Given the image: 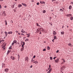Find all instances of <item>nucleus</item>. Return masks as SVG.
<instances>
[{
    "instance_id": "37",
    "label": "nucleus",
    "mask_w": 73,
    "mask_h": 73,
    "mask_svg": "<svg viewBox=\"0 0 73 73\" xmlns=\"http://www.w3.org/2000/svg\"><path fill=\"white\" fill-rule=\"evenodd\" d=\"M37 5H39L40 4V3L38 2L36 3Z\"/></svg>"
},
{
    "instance_id": "39",
    "label": "nucleus",
    "mask_w": 73,
    "mask_h": 73,
    "mask_svg": "<svg viewBox=\"0 0 73 73\" xmlns=\"http://www.w3.org/2000/svg\"><path fill=\"white\" fill-rule=\"evenodd\" d=\"M60 11H62V12H63V10H62V9H60Z\"/></svg>"
},
{
    "instance_id": "41",
    "label": "nucleus",
    "mask_w": 73,
    "mask_h": 73,
    "mask_svg": "<svg viewBox=\"0 0 73 73\" xmlns=\"http://www.w3.org/2000/svg\"><path fill=\"white\" fill-rule=\"evenodd\" d=\"M54 39L52 40V42H54Z\"/></svg>"
},
{
    "instance_id": "57",
    "label": "nucleus",
    "mask_w": 73,
    "mask_h": 73,
    "mask_svg": "<svg viewBox=\"0 0 73 73\" xmlns=\"http://www.w3.org/2000/svg\"><path fill=\"white\" fill-rule=\"evenodd\" d=\"M33 63H35V61L33 62Z\"/></svg>"
},
{
    "instance_id": "38",
    "label": "nucleus",
    "mask_w": 73,
    "mask_h": 73,
    "mask_svg": "<svg viewBox=\"0 0 73 73\" xmlns=\"http://www.w3.org/2000/svg\"><path fill=\"white\" fill-rule=\"evenodd\" d=\"M43 51H45L46 50V49L44 48L43 49Z\"/></svg>"
},
{
    "instance_id": "47",
    "label": "nucleus",
    "mask_w": 73,
    "mask_h": 73,
    "mask_svg": "<svg viewBox=\"0 0 73 73\" xmlns=\"http://www.w3.org/2000/svg\"><path fill=\"white\" fill-rule=\"evenodd\" d=\"M58 52H59V50H57L56 51V53H58Z\"/></svg>"
},
{
    "instance_id": "52",
    "label": "nucleus",
    "mask_w": 73,
    "mask_h": 73,
    "mask_svg": "<svg viewBox=\"0 0 73 73\" xmlns=\"http://www.w3.org/2000/svg\"><path fill=\"white\" fill-rule=\"evenodd\" d=\"M4 1V0H0V1Z\"/></svg>"
},
{
    "instance_id": "32",
    "label": "nucleus",
    "mask_w": 73,
    "mask_h": 73,
    "mask_svg": "<svg viewBox=\"0 0 73 73\" xmlns=\"http://www.w3.org/2000/svg\"><path fill=\"white\" fill-rule=\"evenodd\" d=\"M12 46H11L9 48V49L11 50L12 49Z\"/></svg>"
},
{
    "instance_id": "48",
    "label": "nucleus",
    "mask_w": 73,
    "mask_h": 73,
    "mask_svg": "<svg viewBox=\"0 0 73 73\" xmlns=\"http://www.w3.org/2000/svg\"><path fill=\"white\" fill-rule=\"evenodd\" d=\"M21 35H24V34H23V33H22Z\"/></svg>"
},
{
    "instance_id": "10",
    "label": "nucleus",
    "mask_w": 73,
    "mask_h": 73,
    "mask_svg": "<svg viewBox=\"0 0 73 73\" xmlns=\"http://www.w3.org/2000/svg\"><path fill=\"white\" fill-rule=\"evenodd\" d=\"M70 20H73V17L71 16L70 17Z\"/></svg>"
},
{
    "instance_id": "59",
    "label": "nucleus",
    "mask_w": 73,
    "mask_h": 73,
    "mask_svg": "<svg viewBox=\"0 0 73 73\" xmlns=\"http://www.w3.org/2000/svg\"><path fill=\"white\" fill-rule=\"evenodd\" d=\"M5 8H7V6H5Z\"/></svg>"
},
{
    "instance_id": "24",
    "label": "nucleus",
    "mask_w": 73,
    "mask_h": 73,
    "mask_svg": "<svg viewBox=\"0 0 73 73\" xmlns=\"http://www.w3.org/2000/svg\"><path fill=\"white\" fill-rule=\"evenodd\" d=\"M36 26L37 27H40V26L38 24V23H36Z\"/></svg>"
},
{
    "instance_id": "27",
    "label": "nucleus",
    "mask_w": 73,
    "mask_h": 73,
    "mask_svg": "<svg viewBox=\"0 0 73 73\" xmlns=\"http://www.w3.org/2000/svg\"><path fill=\"white\" fill-rule=\"evenodd\" d=\"M18 60H19V58H20V55H19V54H18Z\"/></svg>"
},
{
    "instance_id": "42",
    "label": "nucleus",
    "mask_w": 73,
    "mask_h": 73,
    "mask_svg": "<svg viewBox=\"0 0 73 73\" xmlns=\"http://www.w3.org/2000/svg\"><path fill=\"white\" fill-rule=\"evenodd\" d=\"M13 58V56H11V59H12Z\"/></svg>"
},
{
    "instance_id": "15",
    "label": "nucleus",
    "mask_w": 73,
    "mask_h": 73,
    "mask_svg": "<svg viewBox=\"0 0 73 73\" xmlns=\"http://www.w3.org/2000/svg\"><path fill=\"white\" fill-rule=\"evenodd\" d=\"M21 7H22V5L20 4L18 6V8H20Z\"/></svg>"
},
{
    "instance_id": "40",
    "label": "nucleus",
    "mask_w": 73,
    "mask_h": 73,
    "mask_svg": "<svg viewBox=\"0 0 73 73\" xmlns=\"http://www.w3.org/2000/svg\"><path fill=\"white\" fill-rule=\"evenodd\" d=\"M57 58L56 57H55L53 58V59L54 60V59H55V58Z\"/></svg>"
},
{
    "instance_id": "28",
    "label": "nucleus",
    "mask_w": 73,
    "mask_h": 73,
    "mask_svg": "<svg viewBox=\"0 0 73 73\" xmlns=\"http://www.w3.org/2000/svg\"><path fill=\"white\" fill-rule=\"evenodd\" d=\"M50 65H49V67L48 68V70H50Z\"/></svg>"
},
{
    "instance_id": "33",
    "label": "nucleus",
    "mask_w": 73,
    "mask_h": 73,
    "mask_svg": "<svg viewBox=\"0 0 73 73\" xmlns=\"http://www.w3.org/2000/svg\"><path fill=\"white\" fill-rule=\"evenodd\" d=\"M12 60H15V57H13Z\"/></svg>"
},
{
    "instance_id": "18",
    "label": "nucleus",
    "mask_w": 73,
    "mask_h": 73,
    "mask_svg": "<svg viewBox=\"0 0 73 73\" xmlns=\"http://www.w3.org/2000/svg\"><path fill=\"white\" fill-rule=\"evenodd\" d=\"M61 35H64V32L62 31L61 32Z\"/></svg>"
},
{
    "instance_id": "1",
    "label": "nucleus",
    "mask_w": 73,
    "mask_h": 73,
    "mask_svg": "<svg viewBox=\"0 0 73 73\" xmlns=\"http://www.w3.org/2000/svg\"><path fill=\"white\" fill-rule=\"evenodd\" d=\"M16 43H17V41H16V40H14L12 44V46H13L14 44H16Z\"/></svg>"
},
{
    "instance_id": "43",
    "label": "nucleus",
    "mask_w": 73,
    "mask_h": 73,
    "mask_svg": "<svg viewBox=\"0 0 73 73\" xmlns=\"http://www.w3.org/2000/svg\"><path fill=\"white\" fill-rule=\"evenodd\" d=\"M18 35H21V33H18Z\"/></svg>"
},
{
    "instance_id": "56",
    "label": "nucleus",
    "mask_w": 73,
    "mask_h": 73,
    "mask_svg": "<svg viewBox=\"0 0 73 73\" xmlns=\"http://www.w3.org/2000/svg\"><path fill=\"white\" fill-rule=\"evenodd\" d=\"M25 43V42H23V45H24L25 44V43Z\"/></svg>"
},
{
    "instance_id": "9",
    "label": "nucleus",
    "mask_w": 73,
    "mask_h": 73,
    "mask_svg": "<svg viewBox=\"0 0 73 73\" xmlns=\"http://www.w3.org/2000/svg\"><path fill=\"white\" fill-rule=\"evenodd\" d=\"M21 32H22V33H25V31H24V30H23V29H22L21 31Z\"/></svg>"
},
{
    "instance_id": "14",
    "label": "nucleus",
    "mask_w": 73,
    "mask_h": 73,
    "mask_svg": "<svg viewBox=\"0 0 73 73\" xmlns=\"http://www.w3.org/2000/svg\"><path fill=\"white\" fill-rule=\"evenodd\" d=\"M52 69H50L49 70V71H48L47 72V73H50L51 71H52Z\"/></svg>"
},
{
    "instance_id": "53",
    "label": "nucleus",
    "mask_w": 73,
    "mask_h": 73,
    "mask_svg": "<svg viewBox=\"0 0 73 73\" xmlns=\"http://www.w3.org/2000/svg\"><path fill=\"white\" fill-rule=\"evenodd\" d=\"M15 32H16L17 33H18V32H19V31H16Z\"/></svg>"
},
{
    "instance_id": "3",
    "label": "nucleus",
    "mask_w": 73,
    "mask_h": 73,
    "mask_svg": "<svg viewBox=\"0 0 73 73\" xmlns=\"http://www.w3.org/2000/svg\"><path fill=\"white\" fill-rule=\"evenodd\" d=\"M6 45H7V44H6V43H5V45L3 46L2 48L3 49V50H5V46Z\"/></svg>"
},
{
    "instance_id": "60",
    "label": "nucleus",
    "mask_w": 73,
    "mask_h": 73,
    "mask_svg": "<svg viewBox=\"0 0 73 73\" xmlns=\"http://www.w3.org/2000/svg\"><path fill=\"white\" fill-rule=\"evenodd\" d=\"M62 28H64V26H62Z\"/></svg>"
},
{
    "instance_id": "61",
    "label": "nucleus",
    "mask_w": 73,
    "mask_h": 73,
    "mask_svg": "<svg viewBox=\"0 0 73 73\" xmlns=\"http://www.w3.org/2000/svg\"><path fill=\"white\" fill-rule=\"evenodd\" d=\"M29 34H26V35H28Z\"/></svg>"
},
{
    "instance_id": "13",
    "label": "nucleus",
    "mask_w": 73,
    "mask_h": 73,
    "mask_svg": "<svg viewBox=\"0 0 73 73\" xmlns=\"http://www.w3.org/2000/svg\"><path fill=\"white\" fill-rule=\"evenodd\" d=\"M40 4H45V3L44 1H40Z\"/></svg>"
},
{
    "instance_id": "26",
    "label": "nucleus",
    "mask_w": 73,
    "mask_h": 73,
    "mask_svg": "<svg viewBox=\"0 0 73 73\" xmlns=\"http://www.w3.org/2000/svg\"><path fill=\"white\" fill-rule=\"evenodd\" d=\"M35 61V60H33V58H32V60H31V62H34Z\"/></svg>"
},
{
    "instance_id": "54",
    "label": "nucleus",
    "mask_w": 73,
    "mask_h": 73,
    "mask_svg": "<svg viewBox=\"0 0 73 73\" xmlns=\"http://www.w3.org/2000/svg\"><path fill=\"white\" fill-rule=\"evenodd\" d=\"M22 46L23 47H24V45H23V44H22Z\"/></svg>"
},
{
    "instance_id": "44",
    "label": "nucleus",
    "mask_w": 73,
    "mask_h": 73,
    "mask_svg": "<svg viewBox=\"0 0 73 73\" xmlns=\"http://www.w3.org/2000/svg\"><path fill=\"white\" fill-rule=\"evenodd\" d=\"M35 57H36V56H33V58H35Z\"/></svg>"
},
{
    "instance_id": "63",
    "label": "nucleus",
    "mask_w": 73,
    "mask_h": 73,
    "mask_svg": "<svg viewBox=\"0 0 73 73\" xmlns=\"http://www.w3.org/2000/svg\"><path fill=\"white\" fill-rule=\"evenodd\" d=\"M5 23H6V22H7V21H5Z\"/></svg>"
},
{
    "instance_id": "8",
    "label": "nucleus",
    "mask_w": 73,
    "mask_h": 73,
    "mask_svg": "<svg viewBox=\"0 0 73 73\" xmlns=\"http://www.w3.org/2000/svg\"><path fill=\"white\" fill-rule=\"evenodd\" d=\"M53 35H56L57 34V33H56V31H53Z\"/></svg>"
},
{
    "instance_id": "2",
    "label": "nucleus",
    "mask_w": 73,
    "mask_h": 73,
    "mask_svg": "<svg viewBox=\"0 0 73 73\" xmlns=\"http://www.w3.org/2000/svg\"><path fill=\"white\" fill-rule=\"evenodd\" d=\"M2 15L3 16H6V13L5 11H3L2 12Z\"/></svg>"
},
{
    "instance_id": "45",
    "label": "nucleus",
    "mask_w": 73,
    "mask_h": 73,
    "mask_svg": "<svg viewBox=\"0 0 73 73\" xmlns=\"http://www.w3.org/2000/svg\"><path fill=\"white\" fill-rule=\"evenodd\" d=\"M42 31H44V29H43V28H42Z\"/></svg>"
},
{
    "instance_id": "23",
    "label": "nucleus",
    "mask_w": 73,
    "mask_h": 73,
    "mask_svg": "<svg viewBox=\"0 0 73 73\" xmlns=\"http://www.w3.org/2000/svg\"><path fill=\"white\" fill-rule=\"evenodd\" d=\"M54 40H55V39H56V38H57V37H56V36H54Z\"/></svg>"
},
{
    "instance_id": "25",
    "label": "nucleus",
    "mask_w": 73,
    "mask_h": 73,
    "mask_svg": "<svg viewBox=\"0 0 73 73\" xmlns=\"http://www.w3.org/2000/svg\"><path fill=\"white\" fill-rule=\"evenodd\" d=\"M10 52H11V50H8V52H7V54H8Z\"/></svg>"
},
{
    "instance_id": "46",
    "label": "nucleus",
    "mask_w": 73,
    "mask_h": 73,
    "mask_svg": "<svg viewBox=\"0 0 73 73\" xmlns=\"http://www.w3.org/2000/svg\"><path fill=\"white\" fill-rule=\"evenodd\" d=\"M56 0H52V1H56Z\"/></svg>"
},
{
    "instance_id": "62",
    "label": "nucleus",
    "mask_w": 73,
    "mask_h": 73,
    "mask_svg": "<svg viewBox=\"0 0 73 73\" xmlns=\"http://www.w3.org/2000/svg\"><path fill=\"white\" fill-rule=\"evenodd\" d=\"M40 34H41V32H40Z\"/></svg>"
},
{
    "instance_id": "50",
    "label": "nucleus",
    "mask_w": 73,
    "mask_h": 73,
    "mask_svg": "<svg viewBox=\"0 0 73 73\" xmlns=\"http://www.w3.org/2000/svg\"><path fill=\"white\" fill-rule=\"evenodd\" d=\"M0 8H1V5H0Z\"/></svg>"
},
{
    "instance_id": "64",
    "label": "nucleus",
    "mask_w": 73,
    "mask_h": 73,
    "mask_svg": "<svg viewBox=\"0 0 73 73\" xmlns=\"http://www.w3.org/2000/svg\"><path fill=\"white\" fill-rule=\"evenodd\" d=\"M15 1H17V0H15Z\"/></svg>"
},
{
    "instance_id": "16",
    "label": "nucleus",
    "mask_w": 73,
    "mask_h": 73,
    "mask_svg": "<svg viewBox=\"0 0 73 73\" xmlns=\"http://www.w3.org/2000/svg\"><path fill=\"white\" fill-rule=\"evenodd\" d=\"M68 46H73L72 45V44L70 43L68 44Z\"/></svg>"
},
{
    "instance_id": "7",
    "label": "nucleus",
    "mask_w": 73,
    "mask_h": 73,
    "mask_svg": "<svg viewBox=\"0 0 73 73\" xmlns=\"http://www.w3.org/2000/svg\"><path fill=\"white\" fill-rule=\"evenodd\" d=\"M2 67L3 68V67H5V64L4 63H2Z\"/></svg>"
},
{
    "instance_id": "12",
    "label": "nucleus",
    "mask_w": 73,
    "mask_h": 73,
    "mask_svg": "<svg viewBox=\"0 0 73 73\" xmlns=\"http://www.w3.org/2000/svg\"><path fill=\"white\" fill-rule=\"evenodd\" d=\"M25 60L27 61H27H28V57H26L25 58Z\"/></svg>"
},
{
    "instance_id": "36",
    "label": "nucleus",
    "mask_w": 73,
    "mask_h": 73,
    "mask_svg": "<svg viewBox=\"0 0 73 73\" xmlns=\"http://www.w3.org/2000/svg\"><path fill=\"white\" fill-rule=\"evenodd\" d=\"M43 13H45V12H46V11H45V10H44L43 11Z\"/></svg>"
},
{
    "instance_id": "51",
    "label": "nucleus",
    "mask_w": 73,
    "mask_h": 73,
    "mask_svg": "<svg viewBox=\"0 0 73 73\" xmlns=\"http://www.w3.org/2000/svg\"><path fill=\"white\" fill-rule=\"evenodd\" d=\"M5 24H6V25H7V22H5Z\"/></svg>"
},
{
    "instance_id": "5",
    "label": "nucleus",
    "mask_w": 73,
    "mask_h": 73,
    "mask_svg": "<svg viewBox=\"0 0 73 73\" xmlns=\"http://www.w3.org/2000/svg\"><path fill=\"white\" fill-rule=\"evenodd\" d=\"M56 63H58V61H59V59L58 58L57 59L55 60Z\"/></svg>"
},
{
    "instance_id": "21",
    "label": "nucleus",
    "mask_w": 73,
    "mask_h": 73,
    "mask_svg": "<svg viewBox=\"0 0 73 73\" xmlns=\"http://www.w3.org/2000/svg\"><path fill=\"white\" fill-rule=\"evenodd\" d=\"M69 9H72V6L70 5L69 7Z\"/></svg>"
},
{
    "instance_id": "4",
    "label": "nucleus",
    "mask_w": 73,
    "mask_h": 73,
    "mask_svg": "<svg viewBox=\"0 0 73 73\" xmlns=\"http://www.w3.org/2000/svg\"><path fill=\"white\" fill-rule=\"evenodd\" d=\"M67 17H71L72 16V15L71 14H68L66 15Z\"/></svg>"
},
{
    "instance_id": "6",
    "label": "nucleus",
    "mask_w": 73,
    "mask_h": 73,
    "mask_svg": "<svg viewBox=\"0 0 73 73\" xmlns=\"http://www.w3.org/2000/svg\"><path fill=\"white\" fill-rule=\"evenodd\" d=\"M8 70H9V69L8 68H6L5 69V71L6 72H8Z\"/></svg>"
},
{
    "instance_id": "17",
    "label": "nucleus",
    "mask_w": 73,
    "mask_h": 73,
    "mask_svg": "<svg viewBox=\"0 0 73 73\" xmlns=\"http://www.w3.org/2000/svg\"><path fill=\"white\" fill-rule=\"evenodd\" d=\"M12 33H13V32H12L10 31V32H8V34H12Z\"/></svg>"
},
{
    "instance_id": "22",
    "label": "nucleus",
    "mask_w": 73,
    "mask_h": 73,
    "mask_svg": "<svg viewBox=\"0 0 73 73\" xmlns=\"http://www.w3.org/2000/svg\"><path fill=\"white\" fill-rule=\"evenodd\" d=\"M38 62L37 60H36V61H35V64H37Z\"/></svg>"
},
{
    "instance_id": "58",
    "label": "nucleus",
    "mask_w": 73,
    "mask_h": 73,
    "mask_svg": "<svg viewBox=\"0 0 73 73\" xmlns=\"http://www.w3.org/2000/svg\"><path fill=\"white\" fill-rule=\"evenodd\" d=\"M4 41V40H1V42H2V41Z\"/></svg>"
},
{
    "instance_id": "19",
    "label": "nucleus",
    "mask_w": 73,
    "mask_h": 73,
    "mask_svg": "<svg viewBox=\"0 0 73 73\" xmlns=\"http://www.w3.org/2000/svg\"><path fill=\"white\" fill-rule=\"evenodd\" d=\"M24 47H23L21 49V50L22 51V52H23V50H24Z\"/></svg>"
},
{
    "instance_id": "35",
    "label": "nucleus",
    "mask_w": 73,
    "mask_h": 73,
    "mask_svg": "<svg viewBox=\"0 0 73 73\" xmlns=\"http://www.w3.org/2000/svg\"><path fill=\"white\" fill-rule=\"evenodd\" d=\"M47 49L48 50H49V49H50V48L48 46L47 47Z\"/></svg>"
},
{
    "instance_id": "30",
    "label": "nucleus",
    "mask_w": 73,
    "mask_h": 73,
    "mask_svg": "<svg viewBox=\"0 0 73 73\" xmlns=\"http://www.w3.org/2000/svg\"><path fill=\"white\" fill-rule=\"evenodd\" d=\"M25 41H29V39L27 38L26 39Z\"/></svg>"
},
{
    "instance_id": "11",
    "label": "nucleus",
    "mask_w": 73,
    "mask_h": 73,
    "mask_svg": "<svg viewBox=\"0 0 73 73\" xmlns=\"http://www.w3.org/2000/svg\"><path fill=\"white\" fill-rule=\"evenodd\" d=\"M21 4L22 5H23L25 6V7H27V5H26V4L25 3H22Z\"/></svg>"
},
{
    "instance_id": "49",
    "label": "nucleus",
    "mask_w": 73,
    "mask_h": 73,
    "mask_svg": "<svg viewBox=\"0 0 73 73\" xmlns=\"http://www.w3.org/2000/svg\"><path fill=\"white\" fill-rule=\"evenodd\" d=\"M33 66L32 65H31V66L30 67V68H32Z\"/></svg>"
},
{
    "instance_id": "31",
    "label": "nucleus",
    "mask_w": 73,
    "mask_h": 73,
    "mask_svg": "<svg viewBox=\"0 0 73 73\" xmlns=\"http://www.w3.org/2000/svg\"><path fill=\"white\" fill-rule=\"evenodd\" d=\"M50 60H53V58H52V57H50Z\"/></svg>"
},
{
    "instance_id": "55",
    "label": "nucleus",
    "mask_w": 73,
    "mask_h": 73,
    "mask_svg": "<svg viewBox=\"0 0 73 73\" xmlns=\"http://www.w3.org/2000/svg\"><path fill=\"white\" fill-rule=\"evenodd\" d=\"M71 4H73V2H71Z\"/></svg>"
},
{
    "instance_id": "20",
    "label": "nucleus",
    "mask_w": 73,
    "mask_h": 73,
    "mask_svg": "<svg viewBox=\"0 0 73 73\" xmlns=\"http://www.w3.org/2000/svg\"><path fill=\"white\" fill-rule=\"evenodd\" d=\"M5 33L6 37H7V35H8V33H7V32H6L5 31Z\"/></svg>"
},
{
    "instance_id": "34",
    "label": "nucleus",
    "mask_w": 73,
    "mask_h": 73,
    "mask_svg": "<svg viewBox=\"0 0 73 73\" xmlns=\"http://www.w3.org/2000/svg\"><path fill=\"white\" fill-rule=\"evenodd\" d=\"M62 60H63V61L64 62H65V60L64 59H62Z\"/></svg>"
},
{
    "instance_id": "29",
    "label": "nucleus",
    "mask_w": 73,
    "mask_h": 73,
    "mask_svg": "<svg viewBox=\"0 0 73 73\" xmlns=\"http://www.w3.org/2000/svg\"><path fill=\"white\" fill-rule=\"evenodd\" d=\"M27 36H27V37H29L30 36V34H29Z\"/></svg>"
}]
</instances>
